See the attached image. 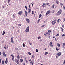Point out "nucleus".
<instances>
[{"instance_id": "nucleus-49", "label": "nucleus", "mask_w": 65, "mask_h": 65, "mask_svg": "<svg viewBox=\"0 0 65 65\" xmlns=\"http://www.w3.org/2000/svg\"><path fill=\"white\" fill-rule=\"evenodd\" d=\"M62 36H65V35L64 34H63L62 35Z\"/></svg>"}, {"instance_id": "nucleus-23", "label": "nucleus", "mask_w": 65, "mask_h": 65, "mask_svg": "<svg viewBox=\"0 0 65 65\" xmlns=\"http://www.w3.org/2000/svg\"><path fill=\"white\" fill-rule=\"evenodd\" d=\"M60 5H61V7H62L63 6V3H61L60 4Z\"/></svg>"}, {"instance_id": "nucleus-62", "label": "nucleus", "mask_w": 65, "mask_h": 65, "mask_svg": "<svg viewBox=\"0 0 65 65\" xmlns=\"http://www.w3.org/2000/svg\"><path fill=\"white\" fill-rule=\"evenodd\" d=\"M63 64H65V61H64V63H63Z\"/></svg>"}, {"instance_id": "nucleus-60", "label": "nucleus", "mask_w": 65, "mask_h": 65, "mask_svg": "<svg viewBox=\"0 0 65 65\" xmlns=\"http://www.w3.org/2000/svg\"><path fill=\"white\" fill-rule=\"evenodd\" d=\"M32 58H34V56L33 55H32Z\"/></svg>"}, {"instance_id": "nucleus-11", "label": "nucleus", "mask_w": 65, "mask_h": 65, "mask_svg": "<svg viewBox=\"0 0 65 65\" xmlns=\"http://www.w3.org/2000/svg\"><path fill=\"white\" fill-rule=\"evenodd\" d=\"M26 21L27 22V23H30V20L28 18H26Z\"/></svg>"}, {"instance_id": "nucleus-55", "label": "nucleus", "mask_w": 65, "mask_h": 65, "mask_svg": "<svg viewBox=\"0 0 65 65\" xmlns=\"http://www.w3.org/2000/svg\"><path fill=\"white\" fill-rule=\"evenodd\" d=\"M43 5H46V4H45V3H43Z\"/></svg>"}, {"instance_id": "nucleus-59", "label": "nucleus", "mask_w": 65, "mask_h": 65, "mask_svg": "<svg viewBox=\"0 0 65 65\" xmlns=\"http://www.w3.org/2000/svg\"><path fill=\"white\" fill-rule=\"evenodd\" d=\"M44 35H45V36H47V35L46 34H44Z\"/></svg>"}, {"instance_id": "nucleus-56", "label": "nucleus", "mask_w": 65, "mask_h": 65, "mask_svg": "<svg viewBox=\"0 0 65 65\" xmlns=\"http://www.w3.org/2000/svg\"><path fill=\"white\" fill-rule=\"evenodd\" d=\"M2 7H3V8H4V6H2Z\"/></svg>"}, {"instance_id": "nucleus-22", "label": "nucleus", "mask_w": 65, "mask_h": 65, "mask_svg": "<svg viewBox=\"0 0 65 65\" xmlns=\"http://www.w3.org/2000/svg\"><path fill=\"white\" fill-rule=\"evenodd\" d=\"M23 59H20V62H21L22 63L23 62Z\"/></svg>"}, {"instance_id": "nucleus-6", "label": "nucleus", "mask_w": 65, "mask_h": 65, "mask_svg": "<svg viewBox=\"0 0 65 65\" xmlns=\"http://www.w3.org/2000/svg\"><path fill=\"white\" fill-rule=\"evenodd\" d=\"M56 22H57V20H55L54 21H53L52 22V25H55V24H56Z\"/></svg>"}, {"instance_id": "nucleus-41", "label": "nucleus", "mask_w": 65, "mask_h": 65, "mask_svg": "<svg viewBox=\"0 0 65 65\" xmlns=\"http://www.w3.org/2000/svg\"><path fill=\"white\" fill-rule=\"evenodd\" d=\"M49 3H46V5H49Z\"/></svg>"}, {"instance_id": "nucleus-16", "label": "nucleus", "mask_w": 65, "mask_h": 65, "mask_svg": "<svg viewBox=\"0 0 65 65\" xmlns=\"http://www.w3.org/2000/svg\"><path fill=\"white\" fill-rule=\"evenodd\" d=\"M19 15H21L22 14V11H19L18 12Z\"/></svg>"}, {"instance_id": "nucleus-18", "label": "nucleus", "mask_w": 65, "mask_h": 65, "mask_svg": "<svg viewBox=\"0 0 65 65\" xmlns=\"http://www.w3.org/2000/svg\"><path fill=\"white\" fill-rule=\"evenodd\" d=\"M27 13H28V12H27V11H25V15L26 17H27L28 14H27Z\"/></svg>"}, {"instance_id": "nucleus-10", "label": "nucleus", "mask_w": 65, "mask_h": 65, "mask_svg": "<svg viewBox=\"0 0 65 65\" xmlns=\"http://www.w3.org/2000/svg\"><path fill=\"white\" fill-rule=\"evenodd\" d=\"M3 55L4 57H6V54H5V52L3 51Z\"/></svg>"}, {"instance_id": "nucleus-17", "label": "nucleus", "mask_w": 65, "mask_h": 65, "mask_svg": "<svg viewBox=\"0 0 65 65\" xmlns=\"http://www.w3.org/2000/svg\"><path fill=\"white\" fill-rule=\"evenodd\" d=\"M7 60H8L7 58H6V59L5 61V64H7V62H8V61H7Z\"/></svg>"}, {"instance_id": "nucleus-61", "label": "nucleus", "mask_w": 65, "mask_h": 65, "mask_svg": "<svg viewBox=\"0 0 65 65\" xmlns=\"http://www.w3.org/2000/svg\"><path fill=\"white\" fill-rule=\"evenodd\" d=\"M55 36H53V38H55Z\"/></svg>"}, {"instance_id": "nucleus-40", "label": "nucleus", "mask_w": 65, "mask_h": 65, "mask_svg": "<svg viewBox=\"0 0 65 65\" xmlns=\"http://www.w3.org/2000/svg\"><path fill=\"white\" fill-rule=\"evenodd\" d=\"M59 36V34H58L56 35V36Z\"/></svg>"}, {"instance_id": "nucleus-29", "label": "nucleus", "mask_w": 65, "mask_h": 65, "mask_svg": "<svg viewBox=\"0 0 65 65\" xmlns=\"http://www.w3.org/2000/svg\"><path fill=\"white\" fill-rule=\"evenodd\" d=\"M10 1H11V0H8V3H9V2H10Z\"/></svg>"}, {"instance_id": "nucleus-9", "label": "nucleus", "mask_w": 65, "mask_h": 65, "mask_svg": "<svg viewBox=\"0 0 65 65\" xmlns=\"http://www.w3.org/2000/svg\"><path fill=\"white\" fill-rule=\"evenodd\" d=\"M61 55V52H58L57 54H56V56H60Z\"/></svg>"}, {"instance_id": "nucleus-12", "label": "nucleus", "mask_w": 65, "mask_h": 65, "mask_svg": "<svg viewBox=\"0 0 65 65\" xmlns=\"http://www.w3.org/2000/svg\"><path fill=\"white\" fill-rule=\"evenodd\" d=\"M11 56H12V60L13 61L14 59V56H13V55L12 54L11 55Z\"/></svg>"}, {"instance_id": "nucleus-4", "label": "nucleus", "mask_w": 65, "mask_h": 65, "mask_svg": "<svg viewBox=\"0 0 65 65\" xmlns=\"http://www.w3.org/2000/svg\"><path fill=\"white\" fill-rule=\"evenodd\" d=\"M29 26H28L26 29L25 30V31L26 32H29Z\"/></svg>"}, {"instance_id": "nucleus-47", "label": "nucleus", "mask_w": 65, "mask_h": 65, "mask_svg": "<svg viewBox=\"0 0 65 65\" xmlns=\"http://www.w3.org/2000/svg\"><path fill=\"white\" fill-rule=\"evenodd\" d=\"M4 48L6 49V45H5V46L4 47Z\"/></svg>"}, {"instance_id": "nucleus-13", "label": "nucleus", "mask_w": 65, "mask_h": 65, "mask_svg": "<svg viewBox=\"0 0 65 65\" xmlns=\"http://www.w3.org/2000/svg\"><path fill=\"white\" fill-rule=\"evenodd\" d=\"M30 64L31 65H33V64H34V61H33L32 60V61H31L30 62Z\"/></svg>"}, {"instance_id": "nucleus-28", "label": "nucleus", "mask_w": 65, "mask_h": 65, "mask_svg": "<svg viewBox=\"0 0 65 65\" xmlns=\"http://www.w3.org/2000/svg\"><path fill=\"white\" fill-rule=\"evenodd\" d=\"M5 34V32H4V31H3L2 33V35H4Z\"/></svg>"}, {"instance_id": "nucleus-36", "label": "nucleus", "mask_w": 65, "mask_h": 65, "mask_svg": "<svg viewBox=\"0 0 65 65\" xmlns=\"http://www.w3.org/2000/svg\"><path fill=\"white\" fill-rule=\"evenodd\" d=\"M18 26H22V25L21 24H18Z\"/></svg>"}, {"instance_id": "nucleus-24", "label": "nucleus", "mask_w": 65, "mask_h": 65, "mask_svg": "<svg viewBox=\"0 0 65 65\" xmlns=\"http://www.w3.org/2000/svg\"><path fill=\"white\" fill-rule=\"evenodd\" d=\"M28 53L29 54V55H32L31 53H30V52H28Z\"/></svg>"}, {"instance_id": "nucleus-46", "label": "nucleus", "mask_w": 65, "mask_h": 65, "mask_svg": "<svg viewBox=\"0 0 65 65\" xmlns=\"http://www.w3.org/2000/svg\"><path fill=\"white\" fill-rule=\"evenodd\" d=\"M25 62H26L27 63H28V60H25Z\"/></svg>"}, {"instance_id": "nucleus-48", "label": "nucleus", "mask_w": 65, "mask_h": 65, "mask_svg": "<svg viewBox=\"0 0 65 65\" xmlns=\"http://www.w3.org/2000/svg\"><path fill=\"white\" fill-rule=\"evenodd\" d=\"M56 58H58V57H59V56H56Z\"/></svg>"}, {"instance_id": "nucleus-25", "label": "nucleus", "mask_w": 65, "mask_h": 65, "mask_svg": "<svg viewBox=\"0 0 65 65\" xmlns=\"http://www.w3.org/2000/svg\"><path fill=\"white\" fill-rule=\"evenodd\" d=\"M60 29H61L62 31V32H63L64 31V29H63V28H62L61 27H60Z\"/></svg>"}, {"instance_id": "nucleus-42", "label": "nucleus", "mask_w": 65, "mask_h": 65, "mask_svg": "<svg viewBox=\"0 0 65 65\" xmlns=\"http://www.w3.org/2000/svg\"><path fill=\"white\" fill-rule=\"evenodd\" d=\"M62 28H64L65 27V26H64V25H62Z\"/></svg>"}, {"instance_id": "nucleus-8", "label": "nucleus", "mask_w": 65, "mask_h": 65, "mask_svg": "<svg viewBox=\"0 0 65 65\" xmlns=\"http://www.w3.org/2000/svg\"><path fill=\"white\" fill-rule=\"evenodd\" d=\"M28 12L29 14L31 13V9H28Z\"/></svg>"}, {"instance_id": "nucleus-43", "label": "nucleus", "mask_w": 65, "mask_h": 65, "mask_svg": "<svg viewBox=\"0 0 65 65\" xmlns=\"http://www.w3.org/2000/svg\"><path fill=\"white\" fill-rule=\"evenodd\" d=\"M29 9H31V7H30V5H29Z\"/></svg>"}, {"instance_id": "nucleus-51", "label": "nucleus", "mask_w": 65, "mask_h": 65, "mask_svg": "<svg viewBox=\"0 0 65 65\" xmlns=\"http://www.w3.org/2000/svg\"><path fill=\"white\" fill-rule=\"evenodd\" d=\"M63 9H65V6H63Z\"/></svg>"}, {"instance_id": "nucleus-50", "label": "nucleus", "mask_w": 65, "mask_h": 65, "mask_svg": "<svg viewBox=\"0 0 65 65\" xmlns=\"http://www.w3.org/2000/svg\"><path fill=\"white\" fill-rule=\"evenodd\" d=\"M32 14H34V13H33V11H32Z\"/></svg>"}, {"instance_id": "nucleus-14", "label": "nucleus", "mask_w": 65, "mask_h": 65, "mask_svg": "<svg viewBox=\"0 0 65 65\" xmlns=\"http://www.w3.org/2000/svg\"><path fill=\"white\" fill-rule=\"evenodd\" d=\"M11 42L12 43H13V37L11 38Z\"/></svg>"}, {"instance_id": "nucleus-1", "label": "nucleus", "mask_w": 65, "mask_h": 65, "mask_svg": "<svg viewBox=\"0 0 65 65\" xmlns=\"http://www.w3.org/2000/svg\"><path fill=\"white\" fill-rule=\"evenodd\" d=\"M62 13V10L61 9H60L58 11V12L56 14V15L58 16V15H59L61 13Z\"/></svg>"}, {"instance_id": "nucleus-2", "label": "nucleus", "mask_w": 65, "mask_h": 65, "mask_svg": "<svg viewBox=\"0 0 65 65\" xmlns=\"http://www.w3.org/2000/svg\"><path fill=\"white\" fill-rule=\"evenodd\" d=\"M62 13V10L61 9H60L58 11V12L56 14V15L58 16V15H59L61 13Z\"/></svg>"}, {"instance_id": "nucleus-15", "label": "nucleus", "mask_w": 65, "mask_h": 65, "mask_svg": "<svg viewBox=\"0 0 65 65\" xmlns=\"http://www.w3.org/2000/svg\"><path fill=\"white\" fill-rule=\"evenodd\" d=\"M52 43H53L51 42H50V44L51 47L53 46L52 45Z\"/></svg>"}, {"instance_id": "nucleus-38", "label": "nucleus", "mask_w": 65, "mask_h": 65, "mask_svg": "<svg viewBox=\"0 0 65 65\" xmlns=\"http://www.w3.org/2000/svg\"><path fill=\"white\" fill-rule=\"evenodd\" d=\"M39 21H40V19H39L38 20V23H39Z\"/></svg>"}, {"instance_id": "nucleus-45", "label": "nucleus", "mask_w": 65, "mask_h": 65, "mask_svg": "<svg viewBox=\"0 0 65 65\" xmlns=\"http://www.w3.org/2000/svg\"><path fill=\"white\" fill-rule=\"evenodd\" d=\"M36 52H38V50L37 49H36Z\"/></svg>"}, {"instance_id": "nucleus-33", "label": "nucleus", "mask_w": 65, "mask_h": 65, "mask_svg": "<svg viewBox=\"0 0 65 65\" xmlns=\"http://www.w3.org/2000/svg\"><path fill=\"white\" fill-rule=\"evenodd\" d=\"M23 47H25V44L24 43H23Z\"/></svg>"}, {"instance_id": "nucleus-63", "label": "nucleus", "mask_w": 65, "mask_h": 65, "mask_svg": "<svg viewBox=\"0 0 65 65\" xmlns=\"http://www.w3.org/2000/svg\"><path fill=\"white\" fill-rule=\"evenodd\" d=\"M23 65H25V63H23Z\"/></svg>"}, {"instance_id": "nucleus-34", "label": "nucleus", "mask_w": 65, "mask_h": 65, "mask_svg": "<svg viewBox=\"0 0 65 65\" xmlns=\"http://www.w3.org/2000/svg\"><path fill=\"white\" fill-rule=\"evenodd\" d=\"M41 7H43V8H44L45 6H44V5H42V6H41Z\"/></svg>"}, {"instance_id": "nucleus-32", "label": "nucleus", "mask_w": 65, "mask_h": 65, "mask_svg": "<svg viewBox=\"0 0 65 65\" xmlns=\"http://www.w3.org/2000/svg\"><path fill=\"white\" fill-rule=\"evenodd\" d=\"M63 46H65V43H63Z\"/></svg>"}, {"instance_id": "nucleus-7", "label": "nucleus", "mask_w": 65, "mask_h": 65, "mask_svg": "<svg viewBox=\"0 0 65 65\" xmlns=\"http://www.w3.org/2000/svg\"><path fill=\"white\" fill-rule=\"evenodd\" d=\"M19 61H20L19 59H17L16 61L15 59V62H16V63H17L18 64H19Z\"/></svg>"}, {"instance_id": "nucleus-19", "label": "nucleus", "mask_w": 65, "mask_h": 65, "mask_svg": "<svg viewBox=\"0 0 65 65\" xmlns=\"http://www.w3.org/2000/svg\"><path fill=\"white\" fill-rule=\"evenodd\" d=\"M57 44L58 47H60V44L59 43H57Z\"/></svg>"}, {"instance_id": "nucleus-37", "label": "nucleus", "mask_w": 65, "mask_h": 65, "mask_svg": "<svg viewBox=\"0 0 65 65\" xmlns=\"http://www.w3.org/2000/svg\"><path fill=\"white\" fill-rule=\"evenodd\" d=\"M39 18H41V16H42V15H41V14H40L39 15Z\"/></svg>"}, {"instance_id": "nucleus-31", "label": "nucleus", "mask_w": 65, "mask_h": 65, "mask_svg": "<svg viewBox=\"0 0 65 65\" xmlns=\"http://www.w3.org/2000/svg\"><path fill=\"white\" fill-rule=\"evenodd\" d=\"M38 39H40V38H41V37L40 36H39V37H38Z\"/></svg>"}, {"instance_id": "nucleus-26", "label": "nucleus", "mask_w": 65, "mask_h": 65, "mask_svg": "<svg viewBox=\"0 0 65 65\" xmlns=\"http://www.w3.org/2000/svg\"><path fill=\"white\" fill-rule=\"evenodd\" d=\"M59 21H60V19H59L57 20V23H59Z\"/></svg>"}, {"instance_id": "nucleus-30", "label": "nucleus", "mask_w": 65, "mask_h": 65, "mask_svg": "<svg viewBox=\"0 0 65 65\" xmlns=\"http://www.w3.org/2000/svg\"><path fill=\"white\" fill-rule=\"evenodd\" d=\"M56 3L57 4H58V3H59V1L56 0Z\"/></svg>"}, {"instance_id": "nucleus-53", "label": "nucleus", "mask_w": 65, "mask_h": 65, "mask_svg": "<svg viewBox=\"0 0 65 65\" xmlns=\"http://www.w3.org/2000/svg\"><path fill=\"white\" fill-rule=\"evenodd\" d=\"M52 7L53 8H54V5H53L52 6Z\"/></svg>"}, {"instance_id": "nucleus-57", "label": "nucleus", "mask_w": 65, "mask_h": 65, "mask_svg": "<svg viewBox=\"0 0 65 65\" xmlns=\"http://www.w3.org/2000/svg\"><path fill=\"white\" fill-rule=\"evenodd\" d=\"M55 40H56V41H57V38H55Z\"/></svg>"}, {"instance_id": "nucleus-3", "label": "nucleus", "mask_w": 65, "mask_h": 65, "mask_svg": "<svg viewBox=\"0 0 65 65\" xmlns=\"http://www.w3.org/2000/svg\"><path fill=\"white\" fill-rule=\"evenodd\" d=\"M62 13V10L61 9H60L58 11V12L56 14V15L58 16V15H59L61 13Z\"/></svg>"}, {"instance_id": "nucleus-21", "label": "nucleus", "mask_w": 65, "mask_h": 65, "mask_svg": "<svg viewBox=\"0 0 65 65\" xmlns=\"http://www.w3.org/2000/svg\"><path fill=\"white\" fill-rule=\"evenodd\" d=\"M4 62L5 61H2V65H4Z\"/></svg>"}, {"instance_id": "nucleus-39", "label": "nucleus", "mask_w": 65, "mask_h": 65, "mask_svg": "<svg viewBox=\"0 0 65 65\" xmlns=\"http://www.w3.org/2000/svg\"><path fill=\"white\" fill-rule=\"evenodd\" d=\"M45 26V25H43L41 26L42 27H44Z\"/></svg>"}, {"instance_id": "nucleus-27", "label": "nucleus", "mask_w": 65, "mask_h": 65, "mask_svg": "<svg viewBox=\"0 0 65 65\" xmlns=\"http://www.w3.org/2000/svg\"><path fill=\"white\" fill-rule=\"evenodd\" d=\"M48 54V52H46L45 53V55H47Z\"/></svg>"}, {"instance_id": "nucleus-54", "label": "nucleus", "mask_w": 65, "mask_h": 65, "mask_svg": "<svg viewBox=\"0 0 65 65\" xmlns=\"http://www.w3.org/2000/svg\"><path fill=\"white\" fill-rule=\"evenodd\" d=\"M29 44H30V45H32V43H29Z\"/></svg>"}, {"instance_id": "nucleus-20", "label": "nucleus", "mask_w": 65, "mask_h": 65, "mask_svg": "<svg viewBox=\"0 0 65 65\" xmlns=\"http://www.w3.org/2000/svg\"><path fill=\"white\" fill-rule=\"evenodd\" d=\"M17 58L18 59V60H19V59H20V55H18L17 56Z\"/></svg>"}, {"instance_id": "nucleus-52", "label": "nucleus", "mask_w": 65, "mask_h": 65, "mask_svg": "<svg viewBox=\"0 0 65 65\" xmlns=\"http://www.w3.org/2000/svg\"><path fill=\"white\" fill-rule=\"evenodd\" d=\"M48 32H51V30H49L48 31Z\"/></svg>"}, {"instance_id": "nucleus-5", "label": "nucleus", "mask_w": 65, "mask_h": 65, "mask_svg": "<svg viewBox=\"0 0 65 65\" xmlns=\"http://www.w3.org/2000/svg\"><path fill=\"white\" fill-rule=\"evenodd\" d=\"M51 12V11L50 10L48 11H47V12L45 15L46 16H47V15H48V14H50V13Z\"/></svg>"}, {"instance_id": "nucleus-44", "label": "nucleus", "mask_w": 65, "mask_h": 65, "mask_svg": "<svg viewBox=\"0 0 65 65\" xmlns=\"http://www.w3.org/2000/svg\"><path fill=\"white\" fill-rule=\"evenodd\" d=\"M56 50H57V51H59V49H58L57 48H56Z\"/></svg>"}, {"instance_id": "nucleus-58", "label": "nucleus", "mask_w": 65, "mask_h": 65, "mask_svg": "<svg viewBox=\"0 0 65 65\" xmlns=\"http://www.w3.org/2000/svg\"><path fill=\"white\" fill-rule=\"evenodd\" d=\"M55 12V11L54 10L53 11L52 13H53Z\"/></svg>"}, {"instance_id": "nucleus-64", "label": "nucleus", "mask_w": 65, "mask_h": 65, "mask_svg": "<svg viewBox=\"0 0 65 65\" xmlns=\"http://www.w3.org/2000/svg\"><path fill=\"white\" fill-rule=\"evenodd\" d=\"M63 21H65V18L63 19Z\"/></svg>"}, {"instance_id": "nucleus-35", "label": "nucleus", "mask_w": 65, "mask_h": 65, "mask_svg": "<svg viewBox=\"0 0 65 65\" xmlns=\"http://www.w3.org/2000/svg\"><path fill=\"white\" fill-rule=\"evenodd\" d=\"M13 18H15V16L14 14H13Z\"/></svg>"}]
</instances>
